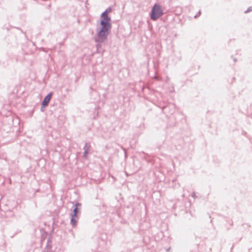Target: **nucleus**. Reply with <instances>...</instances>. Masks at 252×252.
Returning a JSON list of instances; mask_svg holds the SVG:
<instances>
[{
	"instance_id": "4",
	"label": "nucleus",
	"mask_w": 252,
	"mask_h": 252,
	"mask_svg": "<svg viewBox=\"0 0 252 252\" xmlns=\"http://www.w3.org/2000/svg\"><path fill=\"white\" fill-rule=\"evenodd\" d=\"M78 212V208L77 207H75L74 209V215L73 216L71 219V221L73 222L74 221V218L76 217L77 214Z\"/></svg>"
},
{
	"instance_id": "1",
	"label": "nucleus",
	"mask_w": 252,
	"mask_h": 252,
	"mask_svg": "<svg viewBox=\"0 0 252 252\" xmlns=\"http://www.w3.org/2000/svg\"><path fill=\"white\" fill-rule=\"evenodd\" d=\"M111 11V9L108 8L101 15L100 25L101 28L98 33V37L100 40L106 39L111 29V19L108 16V14Z\"/></svg>"
},
{
	"instance_id": "2",
	"label": "nucleus",
	"mask_w": 252,
	"mask_h": 252,
	"mask_svg": "<svg viewBox=\"0 0 252 252\" xmlns=\"http://www.w3.org/2000/svg\"><path fill=\"white\" fill-rule=\"evenodd\" d=\"M162 7L158 4H155L153 7L151 18L153 20H156L163 15Z\"/></svg>"
},
{
	"instance_id": "3",
	"label": "nucleus",
	"mask_w": 252,
	"mask_h": 252,
	"mask_svg": "<svg viewBox=\"0 0 252 252\" xmlns=\"http://www.w3.org/2000/svg\"><path fill=\"white\" fill-rule=\"evenodd\" d=\"M52 96V94H48L44 98L43 101L42 102V105L43 106H46L48 105L49 102L50 101Z\"/></svg>"
}]
</instances>
